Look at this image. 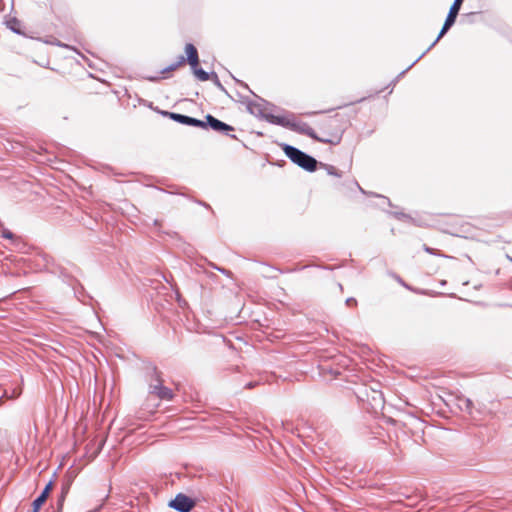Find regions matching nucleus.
Wrapping results in <instances>:
<instances>
[{
  "mask_svg": "<svg viewBox=\"0 0 512 512\" xmlns=\"http://www.w3.org/2000/svg\"><path fill=\"white\" fill-rule=\"evenodd\" d=\"M5 395H6V394H2V395L0 396V401L4 398V396H5Z\"/></svg>",
  "mask_w": 512,
  "mask_h": 512,
  "instance_id": "obj_39",
  "label": "nucleus"
},
{
  "mask_svg": "<svg viewBox=\"0 0 512 512\" xmlns=\"http://www.w3.org/2000/svg\"><path fill=\"white\" fill-rule=\"evenodd\" d=\"M424 250L432 255H437L436 250L434 248L428 247L427 245H424Z\"/></svg>",
  "mask_w": 512,
  "mask_h": 512,
  "instance_id": "obj_29",
  "label": "nucleus"
},
{
  "mask_svg": "<svg viewBox=\"0 0 512 512\" xmlns=\"http://www.w3.org/2000/svg\"><path fill=\"white\" fill-rule=\"evenodd\" d=\"M280 147L287 158L303 170L310 173L317 170L319 162L313 156L287 143L280 144Z\"/></svg>",
  "mask_w": 512,
  "mask_h": 512,
  "instance_id": "obj_4",
  "label": "nucleus"
},
{
  "mask_svg": "<svg viewBox=\"0 0 512 512\" xmlns=\"http://www.w3.org/2000/svg\"><path fill=\"white\" fill-rule=\"evenodd\" d=\"M397 279H398V282H400V283H401V284H403L405 287H407V286L405 285V283L402 281V279H401L400 277H397Z\"/></svg>",
  "mask_w": 512,
  "mask_h": 512,
  "instance_id": "obj_36",
  "label": "nucleus"
},
{
  "mask_svg": "<svg viewBox=\"0 0 512 512\" xmlns=\"http://www.w3.org/2000/svg\"><path fill=\"white\" fill-rule=\"evenodd\" d=\"M229 74L235 80L236 83H238L243 88L249 90V92L251 94H253L261 102V103H259L256 101H252V100L248 99L247 97H242L241 103L246 105L247 111L251 115H253L261 120H265L270 124H274L271 117H280V115H274L272 113L267 112V107L276 108V106L274 104L266 101L265 99L259 97L258 95H256L245 82L235 78L231 73H229Z\"/></svg>",
  "mask_w": 512,
  "mask_h": 512,
  "instance_id": "obj_3",
  "label": "nucleus"
},
{
  "mask_svg": "<svg viewBox=\"0 0 512 512\" xmlns=\"http://www.w3.org/2000/svg\"><path fill=\"white\" fill-rule=\"evenodd\" d=\"M458 406L461 411L467 412L468 414L472 413L473 402L469 398H465V397L459 398Z\"/></svg>",
  "mask_w": 512,
  "mask_h": 512,
  "instance_id": "obj_16",
  "label": "nucleus"
},
{
  "mask_svg": "<svg viewBox=\"0 0 512 512\" xmlns=\"http://www.w3.org/2000/svg\"><path fill=\"white\" fill-rule=\"evenodd\" d=\"M45 265L47 270L55 275H58L63 279V281L71 284L72 276L68 273L67 269L64 268L62 265L56 263L55 259L51 256H45Z\"/></svg>",
  "mask_w": 512,
  "mask_h": 512,
  "instance_id": "obj_7",
  "label": "nucleus"
},
{
  "mask_svg": "<svg viewBox=\"0 0 512 512\" xmlns=\"http://www.w3.org/2000/svg\"><path fill=\"white\" fill-rule=\"evenodd\" d=\"M162 383L163 382L150 383L149 393L156 395L161 400H172L174 396L173 391L170 388L164 386Z\"/></svg>",
  "mask_w": 512,
  "mask_h": 512,
  "instance_id": "obj_8",
  "label": "nucleus"
},
{
  "mask_svg": "<svg viewBox=\"0 0 512 512\" xmlns=\"http://www.w3.org/2000/svg\"><path fill=\"white\" fill-rule=\"evenodd\" d=\"M463 1L464 0H454L452 5L450 6V9L448 11V14L446 16V20H448L449 22H453L455 23L456 19H457V16L459 14V11L461 9V6L463 4Z\"/></svg>",
  "mask_w": 512,
  "mask_h": 512,
  "instance_id": "obj_13",
  "label": "nucleus"
},
{
  "mask_svg": "<svg viewBox=\"0 0 512 512\" xmlns=\"http://www.w3.org/2000/svg\"><path fill=\"white\" fill-rule=\"evenodd\" d=\"M319 165L326 170L328 175L335 176L338 178L342 177V173L335 166L330 164H324L321 162H319L318 166Z\"/></svg>",
  "mask_w": 512,
  "mask_h": 512,
  "instance_id": "obj_18",
  "label": "nucleus"
},
{
  "mask_svg": "<svg viewBox=\"0 0 512 512\" xmlns=\"http://www.w3.org/2000/svg\"><path fill=\"white\" fill-rule=\"evenodd\" d=\"M194 76L200 81H208L211 79V73L203 70L199 65L191 67Z\"/></svg>",
  "mask_w": 512,
  "mask_h": 512,
  "instance_id": "obj_14",
  "label": "nucleus"
},
{
  "mask_svg": "<svg viewBox=\"0 0 512 512\" xmlns=\"http://www.w3.org/2000/svg\"><path fill=\"white\" fill-rule=\"evenodd\" d=\"M211 80L212 82L214 83V85L220 90L222 91L223 93H225L226 95L230 96L228 91L226 90V88L222 85V83L220 82L219 78H218V75L215 73V72H211Z\"/></svg>",
  "mask_w": 512,
  "mask_h": 512,
  "instance_id": "obj_19",
  "label": "nucleus"
},
{
  "mask_svg": "<svg viewBox=\"0 0 512 512\" xmlns=\"http://www.w3.org/2000/svg\"><path fill=\"white\" fill-rule=\"evenodd\" d=\"M177 299H178V303H179V305H180L181 307H183L184 305H187V302H186L185 300H182V299L180 298V296H178V298H177Z\"/></svg>",
  "mask_w": 512,
  "mask_h": 512,
  "instance_id": "obj_31",
  "label": "nucleus"
},
{
  "mask_svg": "<svg viewBox=\"0 0 512 512\" xmlns=\"http://www.w3.org/2000/svg\"><path fill=\"white\" fill-rule=\"evenodd\" d=\"M177 68H179V66H178V64L176 62H174V63H171L169 66L163 68L160 71V73L161 74H166L168 72H172V71L176 70Z\"/></svg>",
  "mask_w": 512,
  "mask_h": 512,
  "instance_id": "obj_23",
  "label": "nucleus"
},
{
  "mask_svg": "<svg viewBox=\"0 0 512 512\" xmlns=\"http://www.w3.org/2000/svg\"><path fill=\"white\" fill-rule=\"evenodd\" d=\"M345 304L347 306H356L357 305V300L354 297H349V298L346 299Z\"/></svg>",
  "mask_w": 512,
  "mask_h": 512,
  "instance_id": "obj_27",
  "label": "nucleus"
},
{
  "mask_svg": "<svg viewBox=\"0 0 512 512\" xmlns=\"http://www.w3.org/2000/svg\"><path fill=\"white\" fill-rule=\"evenodd\" d=\"M153 225H154L155 227H160L161 222H160L158 219H155V220L153 221Z\"/></svg>",
  "mask_w": 512,
  "mask_h": 512,
  "instance_id": "obj_33",
  "label": "nucleus"
},
{
  "mask_svg": "<svg viewBox=\"0 0 512 512\" xmlns=\"http://www.w3.org/2000/svg\"><path fill=\"white\" fill-rule=\"evenodd\" d=\"M202 262L207 263V264H208V266H210L211 268H213V269H215V270L219 271L220 273H222V274H224V275L230 276V274H231V272H230L229 270H226V269H224V268H222V267H219V266H217L215 263H213V262H211V261H208V259H207V258L202 257L199 261H197V262H196V266H197L199 269H202V271H203L204 273H206L208 276H215V274H214V273L208 274V272L204 269V265H203V263H202Z\"/></svg>",
  "mask_w": 512,
  "mask_h": 512,
  "instance_id": "obj_12",
  "label": "nucleus"
},
{
  "mask_svg": "<svg viewBox=\"0 0 512 512\" xmlns=\"http://www.w3.org/2000/svg\"><path fill=\"white\" fill-rule=\"evenodd\" d=\"M160 114L164 117H168L169 119L186 126H193L202 129H212L213 131L219 132L221 134L227 135L232 139H237L236 135L230 134L235 129L233 126L217 119L211 114H207L205 116V120H200L188 115L169 112V111H160Z\"/></svg>",
  "mask_w": 512,
  "mask_h": 512,
  "instance_id": "obj_2",
  "label": "nucleus"
},
{
  "mask_svg": "<svg viewBox=\"0 0 512 512\" xmlns=\"http://www.w3.org/2000/svg\"><path fill=\"white\" fill-rule=\"evenodd\" d=\"M256 385V382H248L246 385H245V388L247 389H251L253 388L254 386Z\"/></svg>",
  "mask_w": 512,
  "mask_h": 512,
  "instance_id": "obj_30",
  "label": "nucleus"
},
{
  "mask_svg": "<svg viewBox=\"0 0 512 512\" xmlns=\"http://www.w3.org/2000/svg\"><path fill=\"white\" fill-rule=\"evenodd\" d=\"M185 54H186V60L187 63L190 65V67H194L195 65H199V54L198 50L192 43H187L185 45Z\"/></svg>",
  "mask_w": 512,
  "mask_h": 512,
  "instance_id": "obj_11",
  "label": "nucleus"
},
{
  "mask_svg": "<svg viewBox=\"0 0 512 512\" xmlns=\"http://www.w3.org/2000/svg\"><path fill=\"white\" fill-rule=\"evenodd\" d=\"M325 269L333 270L334 268H333V267H331V266H327V267H325Z\"/></svg>",
  "mask_w": 512,
  "mask_h": 512,
  "instance_id": "obj_37",
  "label": "nucleus"
},
{
  "mask_svg": "<svg viewBox=\"0 0 512 512\" xmlns=\"http://www.w3.org/2000/svg\"><path fill=\"white\" fill-rule=\"evenodd\" d=\"M65 499H66V497H64V495L59 494L58 499H57V511L58 512L62 511Z\"/></svg>",
  "mask_w": 512,
  "mask_h": 512,
  "instance_id": "obj_25",
  "label": "nucleus"
},
{
  "mask_svg": "<svg viewBox=\"0 0 512 512\" xmlns=\"http://www.w3.org/2000/svg\"><path fill=\"white\" fill-rule=\"evenodd\" d=\"M177 68H179V66H178V64L176 62H174V63H171L169 66L163 68L160 71V73L161 74H166L168 72H172V71L176 70Z\"/></svg>",
  "mask_w": 512,
  "mask_h": 512,
  "instance_id": "obj_24",
  "label": "nucleus"
},
{
  "mask_svg": "<svg viewBox=\"0 0 512 512\" xmlns=\"http://www.w3.org/2000/svg\"><path fill=\"white\" fill-rule=\"evenodd\" d=\"M22 393V390L20 388H14L12 393L8 395L7 391H5L3 394H6L4 397L9 399H16L18 398Z\"/></svg>",
  "mask_w": 512,
  "mask_h": 512,
  "instance_id": "obj_21",
  "label": "nucleus"
},
{
  "mask_svg": "<svg viewBox=\"0 0 512 512\" xmlns=\"http://www.w3.org/2000/svg\"><path fill=\"white\" fill-rule=\"evenodd\" d=\"M195 506V501L183 493H178L175 498L171 499L168 507L178 512H190Z\"/></svg>",
  "mask_w": 512,
  "mask_h": 512,
  "instance_id": "obj_5",
  "label": "nucleus"
},
{
  "mask_svg": "<svg viewBox=\"0 0 512 512\" xmlns=\"http://www.w3.org/2000/svg\"><path fill=\"white\" fill-rule=\"evenodd\" d=\"M199 204L203 205L206 208H210V206L207 203L199 201Z\"/></svg>",
  "mask_w": 512,
  "mask_h": 512,
  "instance_id": "obj_35",
  "label": "nucleus"
},
{
  "mask_svg": "<svg viewBox=\"0 0 512 512\" xmlns=\"http://www.w3.org/2000/svg\"><path fill=\"white\" fill-rule=\"evenodd\" d=\"M70 490V483H65L61 487L60 495H64V497H67Z\"/></svg>",
  "mask_w": 512,
  "mask_h": 512,
  "instance_id": "obj_26",
  "label": "nucleus"
},
{
  "mask_svg": "<svg viewBox=\"0 0 512 512\" xmlns=\"http://www.w3.org/2000/svg\"><path fill=\"white\" fill-rule=\"evenodd\" d=\"M143 370L145 374V379L149 384L163 382V379L161 377L162 373L152 362L144 363Z\"/></svg>",
  "mask_w": 512,
  "mask_h": 512,
  "instance_id": "obj_10",
  "label": "nucleus"
},
{
  "mask_svg": "<svg viewBox=\"0 0 512 512\" xmlns=\"http://www.w3.org/2000/svg\"><path fill=\"white\" fill-rule=\"evenodd\" d=\"M382 404H383L382 394L379 393L378 394V405H382Z\"/></svg>",
  "mask_w": 512,
  "mask_h": 512,
  "instance_id": "obj_32",
  "label": "nucleus"
},
{
  "mask_svg": "<svg viewBox=\"0 0 512 512\" xmlns=\"http://www.w3.org/2000/svg\"><path fill=\"white\" fill-rule=\"evenodd\" d=\"M338 286H339V289L342 291L343 290L342 284L339 283Z\"/></svg>",
  "mask_w": 512,
  "mask_h": 512,
  "instance_id": "obj_38",
  "label": "nucleus"
},
{
  "mask_svg": "<svg viewBox=\"0 0 512 512\" xmlns=\"http://www.w3.org/2000/svg\"><path fill=\"white\" fill-rule=\"evenodd\" d=\"M353 184L359 189V191L362 193V194H365V195H370V196H375V197H379L383 200V202L387 203L389 206H392V203L390 201L389 198L383 196V195H379V194H376V193H372V192H367L365 191L360 185L359 183L354 180L353 181Z\"/></svg>",
  "mask_w": 512,
  "mask_h": 512,
  "instance_id": "obj_17",
  "label": "nucleus"
},
{
  "mask_svg": "<svg viewBox=\"0 0 512 512\" xmlns=\"http://www.w3.org/2000/svg\"><path fill=\"white\" fill-rule=\"evenodd\" d=\"M2 237L11 240L13 243L17 241L16 236L8 229L2 231Z\"/></svg>",
  "mask_w": 512,
  "mask_h": 512,
  "instance_id": "obj_22",
  "label": "nucleus"
},
{
  "mask_svg": "<svg viewBox=\"0 0 512 512\" xmlns=\"http://www.w3.org/2000/svg\"><path fill=\"white\" fill-rule=\"evenodd\" d=\"M176 63H177V64H178V66L180 67V66H181V65H183L184 63H187V60H186L185 56L180 55V56L177 58Z\"/></svg>",
  "mask_w": 512,
  "mask_h": 512,
  "instance_id": "obj_28",
  "label": "nucleus"
},
{
  "mask_svg": "<svg viewBox=\"0 0 512 512\" xmlns=\"http://www.w3.org/2000/svg\"><path fill=\"white\" fill-rule=\"evenodd\" d=\"M454 25L453 22H449L445 19L444 24L437 36V38L434 40V42L412 63L410 64L405 70L399 73V75L391 82V84H395L400 77H402L409 69H411L428 51H430L436 43L449 31V29Z\"/></svg>",
  "mask_w": 512,
  "mask_h": 512,
  "instance_id": "obj_6",
  "label": "nucleus"
},
{
  "mask_svg": "<svg viewBox=\"0 0 512 512\" xmlns=\"http://www.w3.org/2000/svg\"><path fill=\"white\" fill-rule=\"evenodd\" d=\"M389 214H391L392 216H394L396 219H399V220H407V221H411L412 218L410 215L404 213V212H389Z\"/></svg>",
  "mask_w": 512,
  "mask_h": 512,
  "instance_id": "obj_20",
  "label": "nucleus"
},
{
  "mask_svg": "<svg viewBox=\"0 0 512 512\" xmlns=\"http://www.w3.org/2000/svg\"><path fill=\"white\" fill-rule=\"evenodd\" d=\"M54 486L53 480H50L41 493L33 500L32 509L30 512H39L43 504L46 502Z\"/></svg>",
  "mask_w": 512,
  "mask_h": 512,
  "instance_id": "obj_9",
  "label": "nucleus"
},
{
  "mask_svg": "<svg viewBox=\"0 0 512 512\" xmlns=\"http://www.w3.org/2000/svg\"><path fill=\"white\" fill-rule=\"evenodd\" d=\"M7 27L16 34H22L21 21L16 17H12L6 21Z\"/></svg>",
  "mask_w": 512,
  "mask_h": 512,
  "instance_id": "obj_15",
  "label": "nucleus"
},
{
  "mask_svg": "<svg viewBox=\"0 0 512 512\" xmlns=\"http://www.w3.org/2000/svg\"><path fill=\"white\" fill-rule=\"evenodd\" d=\"M148 79L150 81H157V80H159V77L158 76H154V77H149Z\"/></svg>",
  "mask_w": 512,
  "mask_h": 512,
  "instance_id": "obj_34",
  "label": "nucleus"
},
{
  "mask_svg": "<svg viewBox=\"0 0 512 512\" xmlns=\"http://www.w3.org/2000/svg\"><path fill=\"white\" fill-rule=\"evenodd\" d=\"M271 118L274 122V125L288 128L294 132L305 135L317 142L330 145L340 144L343 134L345 130L348 128L350 122V115L336 113L334 116L330 117L326 122V126L332 128V130L328 133V137H320L315 132V130L306 122L291 120L286 116L281 115L280 117Z\"/></svg>",
  "mask_w": 512,
  "mask_h": 512,
  "instance_id": "obj_1",
  "label": "nucleus"
}]
</instances>
